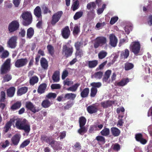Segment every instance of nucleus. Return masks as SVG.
<instances>
[{"mask_svg": "<svg viewBox=\"0 0 152 152\" xmlns=\"http://www.w3.org/2000/svg\"><path fill=\"white\" fill-rule=\"evenodd\" d=\"M68 72L67 70H64L62 73L61 76L62 79L63 80L66 77L68 76Z\"/></svg>", "mask_w": 152, "mask_h": 152, "instance_id": "nucleus-63", "label": "nucleus"}, {"mask_svg": "<svg viewBox=\"0 0 152 152\" xmlns=\"http://www.w3.org/2000/svg\"><path fill=\"white\" fill-rule=\"evenodd\" d=\"M75 55L76 57L78 56L80 58H81L83 55V50L81 49L76 50Z\"/></svg>", "mask_w": 152, "mask_h": 152, "instance_id": "nucleus-46", "label": "nucleus"}, {"mask_svg": "<svg viewBox=\"0 0 152 152\" xmlns=\"http://www.w3.org/2000/svg\"><path fill=\"white\" fill-rule=\"evenodd\" d=\"M80 85V84L79 83H75L72 86L67 88V90L68 91H71L72 92H75L77 91L78 87Z\"/></svg>", "mask_w": 152, "mask_h": 152, "instance_id": "nucleus-39", "label": "nucleus"}, {"mask_svg": "<svg viewBox=\"0 0 152 152\" xmlns=\"http://www.w3.org/2000/svg\"><path fill=\"white\" fill-rule=\"evenodd\" d=\"M20 24L18 20H14L10 23L8 26V31L10 33L17 31L19 28Z\"/></svg>", "mask_w": 152, "mask_h": 152, "instance_id": "nucleus-7", "label": "nucleus"}, {"mask_svg": "<svg viewBox=\"0 0 152 152\" xmlns=\"http://www.w3.org/2000/svg\"><path fill=\"white\" fill-rule=\"evenodd\" d=\"M135 138L137 141L140 142L142 144H145L147 142V140L143 138L142 135L141 133L136 134Z\"/></svg>", "mask_w": 152, "mask_h": 152, "instance_id": "nucleus-19", "label": "nucleus"}, {"mask_svg": "<svg viewBox=\"0 0 152 152\" xmlns=\"http://www.w3.org/2000/svg\"><path fill=\"white\" fill-rule=\"evenodd\" d=\"M79 4L78 0H76L74 2L72 6L73 7V10L74 11L78 8Z\"/></svg>", "mask_w": 152, "mask_h": 152, "instance_id": "nucleus-60", "label": "nucleus"}, {"mask_svg": "<svg viewBox=\"0 0 152 152\" xmlns=\"http://www.w3.org/2000/svg\"><path fill=\"white\" fill-rule=\"evenodd\" d=\"M21 17L23 19L22 24L24 26H28L32 22V16L30 12L28 11L24 12L20 16V18Z\"/></svg>", "mask_w": 152, "mask_h": 152, "instance_id": "nucleus-1", "label": "nucleus"}, {"mask_svg": "<svg viewBox=\"0 0 152 152\" xmlns=\"http://www.w3.org/2000/svg\"><path fill=\"white\" fill-rule=\"evenodd\" d=\"M87 8L89 10L87 13L88 16L89 17H92L95 15V11L94 10L96 8V5L94 2H91L87 4Z\"/></svg>", "mask_w": 152, "mask_h": 152, "instance_id": "nucleus-8", "label": "nucleus"}, {"mask_svg": "<svg viewBox=\"0 0 152 152\" xmlns=\"http://www.w3.org/2000/svg\"><path fill=\"white\" fill-rule=\"evenodd\" d=\"M40 64L42 69L44 70H47L48 67V62L46 59L44 57L41 58L40 60Z\"/></svg>", "mask_w": 152, "mask_h": 152, "instance_id": "nucleus-18", "label": "nucleus"}, {"mask_svg": "<svg viewBox=\"0 0 152 152\" xmlns=\"http://www.w3.org/2000/svg\"><path fill=\"white\" fill-rule=\"evenodd\" d=\"M96 140L98 141L104 143L105 142V138L102 136H98L96 137Z\"/></svg>", "mask_w": 152, "mask_h": 152, "instance_id": "nucleus-58", "label": "nucleus"}, {"mask_svg": "<svg viewBox=\"0 0 152 152\" xmlns=\"http://www.w3.org/2000/svg\"><path fill=\"white\" fill-rule=\"evenodd\" d=\"M61 142L59 141H57L53 138L52 140L50 143L49 145L54 149L56 150H60L62 148L61 147Z\"/></svg>", "mask_w": 152, "mask_h": 152, "instance_id": "nucleus-15", "label": "nucleus"}, {"mask_svg": "<svg viewBox=\"0 0 152 152\" xmlns=\"http://www.w3.org/2000/svg\"><path fill=\"white\" fill-rule=\"evenodd\" d=\"M97 89H96L91 88L90 90V97L91 98L95 97L97 94Z\"/></svg>", "mask_w": 152, "mask_h": 152, "instance_id": "nucleus-48", "label": "nucleus"}, {"mask_svg": "<svg viewBox=\"0 0 152 152\" xmlns=\"http://www.w3.org/2000/svg\"><path fill=\"white\" fill-rule=\"evenodd\" d=\"M28 60L26 58L18 59L15 61V65L16 67L20 68L25 66Z\"/></svg>", "mask_w": 152, "mask_h": 152, "instance_id": "nucleus-13", "label": "nucleus"}, {"mask_svg": "<svg viewBox=\"0 0 152 152\" xmlns=\"http://www.w3.org/2000/svg\"><path fill=\"white\" fill-rule=\"evenodd\" d=\"M57 96V94L55 93H50L46 95V97L49 99L55 98Z\"/></svg>", "mask_w": 152, "mask_h": 152, "instance_id": "nucleus-57", "label": "nucleus"}, {"mask_svg": "<svg viewBox=\"0 0 152 152\" xmlns=\"http://www.w3.org/2000/svg\"><path fill=\"white\" fill-rule=\"evenodd\" d=\"M140 45L139 42L134 41L131 43L129 48L131 51L135 55H137L140 51Z\"/></svg>", "mask_w": 152, "mask_h": 152, "instance_id": "nucleus-3", "label": "nucleus"}, {"mask_svg": "<svg viewBox=\"0 0 152 152\" xmlns=\"http://www.w3.org/2000/svg\"><path fill=\"white\" fill-rule=\"evenodd\" d=\"M70 31L68 26H65L61 30V35L62 37L65 39H67L69 38L70 35Z\"/></svg>", "mask_w": 152, "mask_h": 152, "instance_id": "nucleus-10", "label": "nucleus"}, {"mask_svg": "<svg viewBox=\"0 0 152 152\" xmlns=\"http://www.w3.org/2000/svg\"><path fill=\"white\" fill-rule=\"evenodd\" d=\"M42 8L43 10L44 14H47L48 12L51 13V11L49 10L48 7L45 4H43L41 7Z\"/></svg>", "mask_w": 152, "mask_h": 152, "instance_id": "nucleus-52", "label": "nucleus"}, {"mask_svg": "<svg viewBox=\"0 0 152 152\" xmlns=\"http://www.w3.org/2000/svg\"><path fill=\"white\" fill-rule=\"evenodd\" d=\"M88 67L90 68H93L97 66L98 64V61L96 60L89 61L87 62Z\"/></svg>", "mask_w": 152, "mask_h": 152, "instance_id": "nucleus-29", "label": "nucleus"}, {"mask_svg": "<svg viewBox=\"0 0 152 152\" xmlns=\"http://www.w3.org/2000/svg\"><path fill=\"white\" fill-rule=\"evenodd\" d=\"M109 44L113 47H115L117 44L118 39L114 34H111L109 36Z\"/></svg>", "mask_w": 152, "mask_h": 152, "instance_id": "nucleus-16", "label": "nucleus"}, {"mask_svg": "<svg viewBox=\"0 0 152 152\" xmlns=\"http://www.w3.org/2000/svg\"><path fill=\"white\" fill-rule=\"evenodd\" d=\"M12 78V76L10 75L6 74L3 77V80L5 82H8Z\"/></svg>", "mask_w": 152, "mask_h": 152, "instance_id": "nucleus-59", "label": "nucleus"}, {"mask_svg": "<svg viewBox=\"0 0 152 152\" xmlns=\"http://www.w3.org/2000/svg\"><path fill=\"white\" fill-rule=\"evenodd\" d=\"M129 52L128 49H126L124 51L121 52V56H124V59L127 58L129 56Z\"/></svg>", "mask_w": 152, "mask_h": 152, "instance_id": "nucleus-47", "label": "nucleus"}, {"mask_svg": "<svg viewBox=\"0 0 152 152\" xmlns=\"http://www.w3.org/2000/svg\"><path fill=\"white\" fill-rule=\"evenodd\" d=\"M76 95L75 94L71 93H67L65 94L64 96V99L63 101H65L67 99H71L72 100H74L76 97Z\"/></svg>", "mask_w": 152, "mask_h": 152, "instance_id": "nucleus-26", "label": "nucleus"}, {"mask_svg": "<svg viewBox=\"0 0 152 152\" xmlns=\"http://www.w3.org/2000/svg\"><path fill=\"white\" fill-rule=\"evenodd\" d=\"M34 31L32 27H30L28 29L27 31L26 38L31 39L32 37L34 34Z\"/></svg>", "mask_w": 152, "mask_h": 152, "instance_id": "nucleus-30", "label": "nucleus"}, {"mask_svg": "<svg viewBox=\"0 0 152 152\" xmlns=\"http://www.w3.org/2000/svg\"><path fill=\"white\" fill-rule=\"evenodd\" d=\"M73 52V48L68 42L66 44L64 45L62 47V53L64 56L67 58L71 56Z\"/></svg>", "mask_w": 152, "mask_h": 152, "instance_id": "nucleus-2", "label": "nucleus"}, {"mask_svg": "<svg viewBox=\"0 0 152 152\" xmlns=\"http://www.w3.org/2000/svg\"><path fill=\"white\" fill-rule=\"evenodd\" d=\"M83 15V12L82 11H80L77 12L74 15L73 18L74 20H76L81 17H82Z\"/></svg>", "mask_w": 152, "mask_h": 152, "instance_id": "nucleus-43", "label": "nucleus"}, {"mask_svg": "<svg viewBox=\"0 0 152 152\" xmlns=\"http://www.w3.org/2000/svg\"><path fill=\"white\" fill-rule=\"evenodd\" d=\"M111 131L113 135L115 137L118 136L120 133V131L118 128L115 127H112Z\"/></svg>", "mask_w": 152, "mask_h": 152, "instance_id": "nucleus-37", "label": "nucleus"}, {"mask_svg": "<svg viewBox=\"0 0 152 152\" xmlns=\"http://www.w3.org/2000/svg\"><path fill=\"white\" fill-rule=\"evenodd\" d=\"M28 90V87H22L19 89L17 91V94L18 95L21 96L25 94Z\"/></svg>", "mask_w": 152, "mask_h": 152, "instance_id": "nucleus-36", "label": "nucleus"}, {"mask_svg": "<svg viewBox=\"0 0 152 152\" xmlns=\"http://www.w3.org/2000/svg\"><path fill=\"white\" fill-rule=\"evenodd\" d=\"M39 81V78L37 76H33L30 78L29 83L31 85L34 86Z\"/></svg>", "mask_w": 152, "mask_h": 152, "instance_id": "nucleus-32", "label": "nucleus"}, {"mask_svg": "<svg viewBox=\"0 0 152 152\" xmlns=\"http://www.w3.org/2000/svg\"><path fill=\"white\" fill-rule=\"evenodd\" d=\"M103 73L102 72L99 71L95 72L94 74V77L96 79H100L103 75Z\"/></svg>", "mask_w": 152, "mask_h": 152, "instance_id": "nucleus-50", "label": "nucleus"}, {"mask_svg": "<svg viewBox=\"0 0 152 152\" xmlns=\"http://www.w3.org/2000/svg\"><path fill=\"white\" fill-rule=\"evenodd\" d=\"M89 92V89L88 88H86L82 90L80 93V96L82 98L88 97Z\"/></svg>", "mask_w": 152, "mask_h": 152, "instance_id": "nucleus-28", "label": "nucleus"}, {"mask_svg": "<svg viewBox=\"0 0 152 152\" xmlns=\"http://www.w3.org/2000/svg\"><path fill=\"white\" fill-rule=\"evenodd\" d=\"M111 73V71L110 70H108L105 72L104 77L102 78L103 82H107L108 79L110 77Z\"/></svg>", "mask_w": 152, "mask_h": 152, "instance_id": "nucleus-34", "label": "nucleus"}, {"mask_svg": "<svg viewBox=\"0 0 152 152\" xmlns=\"http://www.w3.org/2000/svg\"><path fill=\"white\" fill-rule=\"evenodd\" d=\"M80 128L78 130V132L81 135L86 133L87 130V127L85 126V124H79Z\"/></svg>", "mask_w": 152, "mask_h": 152, "instance_id": "nucleus-23", "label": "nucleus"}, {"mask_svg": "<svg viewBox=\"0 0 152 152\" xmlns=\"http://www.w3.org/2000/svg\"><path fill=\"white\" fill-rule=\"evenodd\" d=\"M74 104V102L73 101H68L67 102V104L64 107V109L68 110Z\"/></svg>", "mask_w": 152, "mask_h": 152, "instance_id": "nucleus-53", "label": "nucleus"}, {"mask_svg": "<svg viewBox=\"0 0 152 152\" xmlns=\"http://www.w3.org/2000/svg\"><path fill=\"white\" fill-rule=\"evenodd\" d=\"M52 139L51 137H48L45 135H42L41 136L40 140L42 142H45L49 145Z\"/></svg>", "mask_w": 152, "mask_h": 152, "instance_id": "nucleus-22", "label": "nucleus"}, {"mask_svg": "<svg viewBox=\"0 0 152 152\" xmlns=\"http://www.w3.org/2000/svg\"><path fill=\"white\" fill-rule=\"evenodd\" d=\"M91 85L92 88L96 89H97V88H100L102 86V84L100 82H93L91 83Z\"/></svg>", "mask_w": 152, "mask_h": 152, "instance_id": "nucleus-45", "label": "nucleus"}, {"mask_svg": "<svg viewBox=\"0 0 152 152\" xmlns=\"http://www.w3.org/2000/svg\"><path fill=\"white\" fill-rule=\"evenodd\" d=\"M52 78L54 82H58L59 80V72L57 71H55L52 75Z\"/></svg>", "mask_w": 152, "mask_h": 152, "instance_id": "nucleus-35", "label": "nucleus"}, {"mask_svg": "<svg viewBox=\"0 0 152 152\" xmlns=\"http://www.w3.org/2000/svg\"><path fill=\"white\" fill-rule=\"evenodd\" d=\"M80 32V27L77 24L75 25L73 28V35H77Z\"/></svg>", "mask_w": 152, "mask_h": 152, "instance_id": "nucleus-49", "label": "nucleus"}, {"mask_svg": "<svg viewBox=\"0 0 152 152\" xmlns=\"http://www.w3.org/2000/svg\"><path fill=\"white\" fill-rule=\"evenodd\" d=\"M25 107L27 110H29L34 113L39 111V110L36 109L35 106L31 102L28 101L26 102Z\"/></svg>", "mask_w": 152, "mask_h": 152, "instance_id": "nucleus-14", "label": "nucleus"}, {"mask_svg": "<svg viewBox=\"0 0 152 152\" xmlns=\"http://www.w3.org/2000/svg\"><path fill=\"white\" fill-rule=\"evenodd\" d=\"M27 124H15L16 127L20 129H23L26 132H29L30 130V126Z\"/></svg>", "mask_w": 152, "mask_h": 152, "instance_id": "nucleus-17", "label": "nucleus"}, {"mask_svg": "<svg viewBox=\"0 0 152 152\" xmlns=\"http://www.w3.org/2000/svg\"><path fill=\"white\" fill-rule=\"evenodd\" d=\"M34 14L37 17L42 18L41 10L39 6H37L36 7L34 10Z\"/></svg>", "mask_w": 152, "mask_h": 152, "instance_id": "nucleus-21", "label": "nucleus"}, {"mask_svg": "<svg viewBox=\"0 0 152 152\" xmlns=\"http://www.w3.org/2000/svg\"><path fill=\"white\" fill-rule=\"evenodd\" d=\"M18 37L16 36L11 37L7 42V46L11 48H15L17 46Z\"/></svg>", "mask_w": 152, "mask_h": 152, "instance_id": "nucleus-9", "label": "nucleus"}, {"mask_svg": "<svg viewBox=\"0 0 152 152\" xmlns=\"http://www.w3.org/2000/svg\"><path fill=\"white\" fill-rule=\"evenodd\" d=\"M15 88L14 87H11L7 90V95L8 97H12L14 95Z\"/></svg>", "mask_w": 152, "mask_h": 152, "instance_id": "nucleus-25", "label": "nucleus"}, {"mask_svg": "<svg viewBox=\"0 0 152 152\" xmlns=\"http://www.w3.org/2000/svg\"><path fill=\"white\" fill-rule=\"evenodd\" d=\"M27 121L26 119H23L17 118L15 116L11 118L10 121L7 124H27Z\"/></svg>", "mask_w": 152, "mask_h": 152, "instance_id": "nucleus-12", "label": "nucleus"}, {"mask_svg": "<svg viewBox=\"0 0 152 152\" xmlns=\"http://www.w3.org/2000/svg\"><path fill=\"white\" fill-rule=\"evenodd\" d=\"M10 61L9 58L7 59L2 65L0 69L1 74H6L10 71Z\"/></svg>", "mask_w": 152, "mask_h": 152, "instance_id": "nucleus-4", "label": "nucleus"}, {"mask_svg": "<svg viewBox=\"0 0 152 152\" xmlns=\"http://www.w3.org/2000/svg\"><path fill=\"white\" fill-rule=\"evenodd\" d=\"M20 137L19 135L16 134L12 138L11 140L12 143L15 145H17L20 139Z\"/></svg>", "mask_w": 152, "mask_h": 152, "instance_id": "nucleus-27", "label": "nucleus"}, {"mask_svg": "<svg viewBox=\"0 0 152 152\" xmlns=\"http://www.w3.org/2000/svg\"><path fill=\"white\" fill-rule=\"evenodd\" d=\"M107 52L102 50L98 54V58L99 59H102L107 56Z\"/></svg>", "mask_w": 152, "mask_h": 152, "instance_id": "nucleus-41", "label": "nucleus"}, {"mask_svg": "<svg viewBox=\"0 0 152 152\" xmlns=\"http://www.w3.org/2000/svg\"><path fill=\"white\" fill-rule=\"evenodd\" d=\"M47 87V85L45 83H42L38 87L37 92L40 94H42L45 92Z\"/></svg>", "mask_w": 152, "mask_h": 152, "instance_id": "nucleus-24", "label": "nucleus"}, {"mask_svg": "<svg viewBox=\"0 0 152 152\" xmlns=\"http://www.w3.org/2000/svg\"><path fill=\"white\" fill-rule=\"evenodd\" d=\"M129 82L128 78L122 79L120 81L116 83L115 85L119 86H123L126 85Z\"/></svg>", "mask_w": 152, "mask_h": 152, "instance_id": "nucleus-33", "label": "nucleus"}, {"mask_svg": "<svg viewBox=\"0 0 152 152\" xmlns=\"http://www.w3.org/2000/svg\"><path fill=\"white\" fill-rule=\"evenodd\" d=\"M83 43L82 42L77 41L75 43L74 46L76 50L80 49V48L82 47Z\"/></svg>", "mask_w": 152, "mask_h": 152, "instance_id": "nucleus-51", "label": "nucleus"}, {"mask_svg": "<svg viewBox=\"0 0 152 152\" xmlns=\"http://www.w3.org/2000/svg\"><path fill=\"white\" fill-rule=\"evenodd\" d=\"M107 42V39L105 37L103 36L98 37L95 39L94 44V48H97L99 46H102L106 44Z\"/></svg>", "mask_w": 152, "mask_h": 152, "instance_id": "nucleus-5", "label": "nucleus"}, {"mask_svg": "<svg viewBox=\"0 0 152 152\" xmlns=\"http://www.w3.org/2000/svg\"><path fill=\"white\" fill-rule=\"evenodd\" d=\"M47 48L49 53L52 56L54 52V49L53 47L51 45H48L47 46Z\"/></svg>", "mask_w": 152, "mask_h": 152, "instance_id": "nucleus-42", "label": "nucleus"}, {"mask_svg": "<svg viewBox=\"0 0 152 152\" xmlns=\"http://www.w3.org/2000/svg\"><path fill=\"white\" fill-rule=\"evenodd\" d=\"M41 105L43 107L47 108L50 106L51 103L49 100L46 99L42 101Z\"/></svg>", "mask_w": 152, "mask_h": 152, "instance_id": "nucleus-40", "label": "nucleus"}, {"mask_svg": "<svg viewBox=\"0 0 152 152\" xmlns=\"http://www.w3.org/2000/svg\"><path fill=\"white\" fill-rule=\"evenodd\" d=\"M112 102L109 100L106 101L102 102L101 103V104L102 107L104 108H106L110 107L112 105Z\"/></svg>", "mask_w": 152, "mask_h": 152, "instance_id": "nucleus-31", "label": "nucleus"}, {"mask_svg": "<svg viewBox=\"0 0 152 152\" xmlns=\"http://www.w3.org/2000/svg\"><path fill=\"white\" fill-rule=\"evenodd\" d=\"M134 67V64L131 63L126 62L124 64V69L126 71L131 70Z\"/></svg>", "mask_w": 152, "mask_h": 152, "instance_id": "nucleus-38", "label": "nucleus"}, {"mask_svg": "<svg viewBox=\"0 0 152 152\" xmlns=\"http://www.w3.org/2000/svg\"><path fill=\"white\" fill-rule=\"evenodd\" d=\"M21 105V102L20 101H17L12 105L10 109L11 111L16 110L20 107Z\"/></svg>", "mask_w": 152, "mask_h": 152, "instance_id": "nucleus-20", "label": "nucleus"}, {"mask_svg": "<svg viewBox=\"0 0 152 152\" xmlns=\"http://www.w3.org/2000/svg\"><path fill=\"white\" fill-rule=\"evenodd\" d=\"M30 143V140L29 139H27L23 141L20 145V148H24L28 145Z\"/></svg>", "mask_w": 152, "mask_h": 152, "instance_id": "nucleus-55", "label": "nucleus"}, {"mask_svg": "<svg viewBox=\"0 0 152 152\" xmlns=\"http://www.w3.org/2000/svg\"><path fill=\"white\" fill-rule=\"evenodd\" d=\"M99 106L98 103L93 104L88 106L87 108V110L90 114L96 113L98 110Z\"/></svg>", "mask_w": 152, "mask_h": 152, "instance_id": "nucleus-11", "label": "nucleus"}, {"mask_svg": "<svg viewBox=\"0 0 152 152\" xmlns=\"http://www.w3.org/2000/svg\"><path fill=\"white\" fill-rule=\"evenodd\" d=\"M3 52L1 56V58L2 59H4L7 57L9 54L8 51L7 50H5L4 51H3Z\"/></svg>", "mask_w": 152, "mask_h": 152, "instance_id": "nucleus-56", "label": "nucleus"}, {"mask_svg": "<svg viewBox=\"0 0 152 152\" xmlns=\"http://www.w3.org/2000/svg\"><path fill=\"white\" fill-rule=\"evenodd\" d=\"M79 124H86V120L85 117L83 116H81L79 118Z\"/></svg>", "mask_w": 152, "mask_h": 152, "instance_id": "nucleus-64", "label": "nucleus"}, {"mask_svg": "<svg viewBox=\"0 0 152 152\" xmlns=\"http://www.w3.org/2000/svg\"><path fill=\"white\" fill-rule=\"evenodd\" d=\"M6 94L4 91H1L0 93V101L1 102H4L6 99Z\"/></svg>", "mask_w": 152, "mask_h": 152, "instance_id": "nucleus-54", "label": "nucleus"}, {"mask_svg": "<svg viewBox=\"0 0 152 152\" xmlns=\"http://www.w3.org/2000/svg\"><path fill=\"white\" fill-rule=\"evenodd\" d=\"M51 87L53 89H59L61 88V86L59 84H52L51 85Z\"/></svg>", "mask_w": 152, "mask_h": 152, "instance_id": "nucleus-62", "label": "nucleus"}, {"mask_svg": "<svg viewBox=\"0 0 152 152\" xmlns=\"http://www.w3.org/2000/svg\"><path fill=\"white\" fill-rule=\"evenodd\" d=\"M118 17L115 16L112 18L110 19V23L111 25H113L118 20Z\"/></svg>", "mask_w": 152, "mask_h": 152, "instance_id": "nucleus-61", "label": "nucleus"}, {"mask_svg": "<svg viewBox=\"0 0 152 152\" xmlns=\"http://www.w3.org/2000/svg\"><path fill=\"white\" fill-rule=\"evenodd\" d=\"M110 131L109 129L107 128L104 129L100 132L101 134L103 136H107L109 135Z\"/></svg>", "mask_w": 152, "mask_h": 152, "instance_id": "nucleus-44", "label": "nucleus"}, {"mask_svg": "<svg viewBox=\"0 0 152 152\" xmlns=\"http://www.w3.org/2000/svg\"><path fill=\"white\" fill-rule=\"evenodd\" d=\"M63 14V12L62 11H58L54 13L51 18L50 23L51 25L54 26L59 20Z\"/></svg>", "mask_w": 152, "mask_h": 152, "instance_id": "nucleus-6", "label": "nucleus"}]
</instances>
